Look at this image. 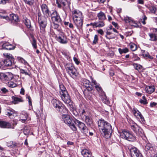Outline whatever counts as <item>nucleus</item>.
<instances>
[{
    "label": "nucleus",
    "instance_id": "a19ab883",
    "mask_svg": "<svg viewBox=\"0 0 157 157\" xmlns=\"http://www.w3.org/2000/svg\"><path fill=\"white\" fill-rule=\"evenodd\" d=\"M20 72L22 74H24L25 75L30 76V73L29 71H26L23 69H20Z\"/></svg>",
    "mask_w": 157,
    "mask_h": 157
},
{
    "label": "nucleus",
    "instance_id": "c756f323",
    "mask_svg": "<svg viewBox=\"0 0 157 157\" xmlns=\"http://www.w3.org/2000/svg\"><path fill=\"white\" fill-rule=\"evenodd\" d=\"M145 90L149 94H151L155 91V87L153 86H147L146 87Z\"/></svg>",
    "mask_w": 157,
    "mask_h": 157
},
{
    "label": "nucleus",
    "instance_id": "09e8293b",
    "mask_svg": "<svg viewBox=\"0 0 157 157\" xmlns=\"http://www.w3.org/2000/svg\"><path fill=\"white\" fill-rule=\"evenodd\" d=\"M98 41V37L97 35L94 36V39L92 43V44H97Z\"/></svg>",
    "mask_w": 157,
    "mask_h": 157
},
{
    "label": "nucleus",
    "instance_id": "393cba45",
    "mask_svg": "<svg viewBox=\"0 0 157 157\" xmlns=\"http://www.w3.org/2000/svg\"><path fill=\"white\" fill-rule=\"evenodd\" d=\"M57 40L62 44H66L67 42L66 36L64 35L59 36L57 38Z\"/></svg>",
    "mask_w": 157,
    "mask_h": 157
},
{
    "label": "nucleus",
    "instance_id": "9d476101",
    "mask_svg": "<svg viewBox=\"0 0 157 157\" xmlns=\"http://www.w3.org/2000/svg\"><path fill=\"white\" fill-rule=\"evenodd\" d=\"M74 123L75 124L78 125L82 132L85 135L86 134L88 130L86 127L83 123L77 119L75 120Z\"/></svg>",
    "mask_w": 157,
    "mask_h": 157
},
{
    "label": "nucleus",
    "instance_id": "bb28decb",
    "mask_svg": "<svg viewBox=\"0 0 157 157\" xmlns=\"http://www.w3.org/2000/svg\"><path fill=\"white\" fill-rule=\"evenodd\" d=\"M81 154L84 157H91L92 153L90 151L86 149H83L81 151Z\"/></svg>",
    "mask_w": 157,
    "mask_h": 157
},
{
    "label": "nucleus",
    "instance_id": "37998d69",
    "mask_svg": "<svg viewBox=\"0 0 157 157\" xmlns=\"http://www.w3.org/2000/svg\"><path fill=\"white\" fill-rule=\"evenodd\" d=\"M25 23L27 27L30 28L31 27L30 20L28 19H26L25 21Z\"/></svg>",
    "mask_w": 157,
    "mask_h": 157
},
{
    "label": "nucleus",
    "instance_id": "cd10ccee",
    "mask_svg": "<svg viewBox=\"0 0 157 157\" xmlns=\"http://www.w3.org/2000/svg\"><path fill=\"white\" fill-rule=\"evenodd\" d=\"M56 3L57 4L58 7L59 8H61L62 4L63 6L66 5V3H67V0H56Z\"/></svg>",
    "mask_w": 157,
    "mask_h": 157
},
{
    "label": "nucleus",
    "instance_id": "8fccbe9b",
    "mask_svg": "<svg viewBox=\"0 0 157 157\" xmlns=\"http://www.w3.org/2000/svg\"><path fill=\"white\" fill-rule=\"evenodd\" d=\"M32 44L34 48L36 49L37 48V46L36 44V41L34 38H33V42L32 43Z\"/></svg>",
    "mask_w": 157,
    "mask_h": 157
},
{
    "label": "nucleus",
    "instance_id": "4c0bfd02",
    "mask_svg": "<svg viewBox=\"0 0 157 157\" xmlns=\"http://www.w3.org/2000/svg\"><path fill=\"white\" fill-rule=\"evenodd\" d=\"M129 46L131 49L133 51H135L137 49V45L134 43H130Z\"/></svg>",
    "mask_w": 157,
    "mask_h": 157
},
{
    "label": "nucleus",
    "instance_id": "dca6fc26",
    "mask_svg": "<svg viewBox=\"0 0 157 157\" xmlns=\"http://www.w3.org/2000/svg\"><path fill=\"white\" fill-rule=\"evenodd\" d=\"M52 103L57 110H59L61 107L63 105L62 103L59 100L55 99L52 100Z\"/></svg>",
    "mask_w": 157,
    "mask_h": 157
},
{
    "label": "nucleus",
    "instance_id": "bf43d9fd",
    "mask_svg": "<svg viewBox=\"0 0 157 157\" xmlns=\"http://www.w3.org/2000/svg\"><path fill=\"white\" fill-rule=\"evenodd\" d=\"M97 32L98 33L100 34L101 35H103L104 34V32L102 29H101L97 30Z\"/></svg>",
    "mask_w": 157,
    "mask_h": 157
},
{
    "label": "nucleus",
    "instance_id": "052dcab7",
    "mask_svg": "<svg viewBox=\"0 0 157 157\" xmlns=\"http://www.w3.org/2000/svg\"><path fill=\"white\" fill-rule=\"evenodd\" d=\"M157 104V103L155 102H151L150 103V106L151 107H153L155 106Z\"/></svg>",
    "mask_w": 157,
    "mask_h": 157
},
{
    "label": "nucleus",
    "instance_id": "2eb2a0df",
    "mask_svg": "<svg viewBox=\"0 0 157 157\" xmlns=\"http://www.w3.org/2000/svg\"><path fill=\"white\" fill-rule=\"evenodd\" d=\"M91 79L92 82L95 85V87L98 92L99 95H104L105 93L103 91L101 87L100 86L99 84L95 80H94L92 78Z\"/></svg>",
    "mask_w": 157,
    "mask_h": 157
},
{
    "label": "nucleus",
    "instance_id": "39448f33",
    "mask_svg": "<svg viewBox=\"0 0 157 157\" xmlns=\"http://www.w3.org/2000/svg\"><path fill=\"white\" fill-rule=\"evenodd\" d=\"M62 120L67 124L69 126L70 128L74 131H76L77 128L75 124L74 121H72L70 116L68 114L62 115Z\"/></svg>",
    "mask_w": 157,
    "mask_h": 157
},
{
    "label": "nucleus",
    "instance_id": "69168bd1",
    "mask_svg": "<svg viewBox=\"0 0 157 157\" xmlns=\"http://www.w3.org/2000/svg\"><path fill=\"white\" fill-rule=\"evenodd\" d=\"M105 1V0H98V2L99 3H103Z\"/></svg>",
    "mask_w": 157,
    "mask_h": 157
},
{
    "label": "nucleus",
    "instance_id": "9b49d317",
    "mask_svg": "<svg viewBox=\"0 0 157 157\" xmlns=\"http://www.w3.org/2000/svg\"><path fill=\"white\" fill-rule=\"evenodd\" d=\"M13 77V74L10 72H7L6 73H0V79L3 81H9Z\"/></svg>",
    "mask_w": 157,
    "mask_h": 157
},
{
    "label": "nucleus",
    "instance_id": "423d86ee",
    "mask_svg": "<svg viewBox=\"0 0 157 157\" xmlns=\"http://www.w3.org/2000/svg\"><path fill=\"white\" fill-rule=\"evenodd\" d=\"M129 123L131 129L137 136L143 137L145 136L143 130L136 124L132 121Z\"/></svg>",
    "mask_w": 157,
    "mask_h": 157
},
{
    "label": "nucleus",
    "instance_id": "6e6552de",
    "mask_svg": "<svg viewBox=\"0 0 157 157\" xmlns=\"http://www.w3.org/2000/svg\"><path fill=\"white\" fill-rule=\"evenodd\" d=\"M4 56L6 59L3 61V65L7 67L11 66L13 63L14 59L12 55L8 53L5 52L3 53Z\"/></svg>",
    "mask_w": 157,
    "mask_h": 157
},
{
    "label": "nucleus",
    "instance_id": "774afa93",
    "mask_svg": "<svg viewBox=\"0 0 157 157\" xmlns=\"http://www.w3.org/2000/svg\"><path fill=\"white\" fill-rule=\"evenodd\" d=\"M138 2L139 4H144V1L143 0H138Z\"/></svg>",
    "mask_w": 157,
    "mask_h": 157
},
{
    "label": "nucleus",
    "instance_id": "473e14b6",
    "mask_svg": "<svg viewBox=\"0 0 157 157\" xmlns=\"http://www.w3.org/2000/svg\"><path fill=\"white\" fill-rule=\"evenodd\" d=\"M83 118L85 120V121L87 123L90 124L91 122V118L87 114L83 116Z\"/></svg>",
    "mask_w": 157,
    "mask_h": 157
},
{
    "label": "nucleus",
    "instance_id": "e433bc0d",
    "mask_svg": "<svg viewBox=\"0 0 157 157\" xmlns=\"http://www.w3.org/2000/svg\"><path fill=\"white\" fill-rule=\"evenodd\" d=\"M149 35L150 37V40L151 41H155L157 40V36L154 34L149 33Z\"/></svg>",
    "mask_w": 157,
    "mask_h": 157
},
{
    "label": "nucleus",
    "instance_id": "4468645a",
    "mask_svg": "<svg viewBox=\"0 0 157 157\" xmlns=\"http://www.w3.org/2000/svg\"><path fill=\"white\" fill-rule=\"evenodd\" d=\"M132 113L136 117L140 120L141 123H144V120L143 117L141 113L136 109L133 108L132 110Z\"/></svg>",
    "mask_w": 157,
    "mask_h": 157
},
{
    "label": "nucleus",
    "instance_id": "2f4dec72",
    "mask_svg": "<svg viewBox=\"0 0 157 157\" xmlns=\"http://www.w3.org/2000/svg\"><path fill=\"white\" fill-rule=\"evenodd\" d=\"M148 9L151 13L155 14L157 15V7L154 6H151L149 7Z\"/></svg>",
    "mask_w": 157,
    "mask_h": 157
},
{
    "label": "nucleus",
    "instance_id": "603ef678",
    "mask_svg": "<svg viewBox=\"0 0 157 157\" xmlns=\"http://www.w3.org/2000/svg\"><path fill=\"white\" fill-rule=\"evenodd\" d=\"M10 0H0V4L4 5L7 3L9 2Z\"/></svg>",
    "mask_w": 157,
    "mask_h": 157
},
{
    "label": "nucleus",
    "instance_id": "7ed1b4c3",
    "mask_svg": "<svg viewBox=\"0 0 157 157\" xmlns=\"http://www.w3.org/2000/svg\"><path fill=\"white\" fill-rule=\"evenodd\" d=\"M73 21L78 29H82L83 19L82 13L78 10H74L72 11Z\"/></svg>",
    "mask_w": 157,
    "mask_h": 157
},
{
    "label": "nucleus",
    "instance_id": "c85d7f7f",
    "mask_svg": "<svg viewBox=\"0 0 157 157\" xmlns=\"http://www.w3.org/2000/svg\"><path fill=\"white\" fill-rule=\"evenodd\" d=\"M94 25L95 27L101 28L105 25V23L103 21H101L94 22Z\"/></svg>",
    "mask_w": 157,
    "mask_h": 157
},
{
    "label": "nucleus",
    "instance_id": "de8ad7c7",
    "mask_svg": "<svg viewBox=\"0 0 157 157\" xmlns=\"http://www.w3.org/2000/svg\"><path fill=\"white\" fill-rule=\"evenodd\" d=\"M151 147L152 145L150 143H148L146 144L145 146L144 149L146 151H148L150 150Z\"/></svg>",
    "mask_w": 157,
    "mask_h": 157
},
{
    "label": "nucleus",
    "instance_id": "72a5a7b5",
    "mask_svg": "<svg viewBox=\"0 0 157 157\" xmlns=\"http://www.w3.org/2000/svg\"><path fill=\"white\" fill-rule=\"evenodd\" d=\"M17 59L19 62L24 64L25 65H29L28 63L22 58L21 57H18Z\"/></svg>",
    "mask_w": 157,
    "mask_h": 157
},
{
    "label": "nucleus",
    "instance_id": "864d4df0",
    "mask_svg": "<svg viewBox=\"0 0 157 157\" xmlns=\"http://www.w3.org/2000/svg\"><path fill=\"white\" fill-rule=\"evenodd\" d=\"M147 19V17L145 15H144L142 19H141V22L143 25H145L146 24L145 21Z\"/></svg>",
    "mask_w": 157,
    "mask_h": 157
},
{
    "label": "nucleus",
    "instance_id": "f257e3e1",
    "mask_svg": "<svg viewBox=\"0 0 157 157\" xmlns=\"http://www.w3.org/2000/svg\"><path fill=\"white\" fill-rule=\"evenodd\" d=\"M98 124L99 130L102 136L106 138H109L113 132L110 124L102 119H99Z\"/></svg>",
    "mask_w": 157,
    "mask_h": 157
},
{
    "label": "nucleus",
    "instance_id": "6e6d98bb",
    "mask_svg": "<svg viewBox=\"0 0 157 157\" xmlns=\"http://www.w3.org/2000/svg\"><path fill=\"white\" fill-rule=\"evenodd\" d=\"M26 98L28 99L29 101V105H32V102L31 100V98L29 96H27Z\"/></svg>",
    "mask_w": 157,
    "mask_h": 157
},
{
    "label": "nucleus",
    "instance_id": "6ab92c4d",
    "mask_svg": "<svg viewBox=\"0 0 157 157\" xmlns=\"http://www.w3.org/2000/svg\"><path fill=\"white\" fill-rule=\"evenodd\" d=\"M0 127L3 128H14V127H12L11 124L5 121H0Z\"/></svg>",
    "mask_w": 157,
    "mask_h": 157
},
{
    "label": "nucleus",
    "instance_id": "f03ea898",
    "mask_svg": "<svg viewBox=\"0 0 157 157\" xmlns=\"http://www.w3.org/2000/svg\"><path fill=\"white\" fill-rule=\"evenodd\" d=\"M59 93L61 98L62 100L66 103L67 104L68 106L70 107L71 110H72L74 114L76 116L77 113L76 114L74 112H75L74 105L72 104L65 86L62 84L59 85Z\"/></svg>",
    "mask_w": 157,
    "mask_h": 157
},
{
    "label": "nucleus",
    "instance_id": "ea45409f",
    "mask_svg": "<svg viewBox=\"0 0 157 157\" xmlns=\"http://www.w3.org/2000/svg\"><path fill=\"white\" fill-rule=\"evenodd\" d=\"M100 96L102 97L101 99L103 102L105 104H107L108 103L109 101L107 100L106 96L105 93H104V95H101Z\"/></svg>",
    "mask_w": 157,
    "mask_h": 157
},
{
    "label": "nucleus",
    "instance_id": "c9c22d12",
    "mask_svg": "<svg viewBox=\"0 0 157 157\" xmlns=\"http://www.w3.org/2000/svg\"><path fill=\"white\" fill-rule=\"evenodd\" d=\"M133 65L136 70L139 71H141L142 70V67L140 65L134 63L133 64Z\"/></svg>",
    "mask_w": 157,
    "mask_h": 157
},
{
    "label": "nucleus",
    "instance_id": "3c124183",
    "mask_svg": "<svg viewBox=\"0 0 157 157\" xmlns=\"http://www.w3.org/2000/svg\"><path fill=\"white\" fill-rule=\"evenodd\" d=\"M73 60L76 64L77 65L79 64L80 63V62L79 61V59L75 57H73Z\"/></svg>",
    "mask_w": 157,
    "mask_h": 157
},
{
    "label": "nucleus",
    "instance_id": "13d9d810",
    "mask_svg": "<svg viewBox=\"0 0 157 157\" xmlns=\"http://www.w3.org/2000/svg\"><path fill=\"white\" fill-rule=\"evenodd\" d=\"M53 28L55 29H57L59 27V25L57 24H56L54 23H53Z\"/></svg>",
    "mask_w": 157,
    "mask_h": 157
},
{
    "label": "nucleus",
    "instance_id": "a18cd8bd",
    "mask_svg": "<svg viewBox=\"0 0 157 157\" xmlns=\"http://www.w3.org/2000/svg\"><path fill=\"white\" fill-rule=\"evenodd\" d=\"M25 2L30 6L32 5L34 3V0H23Z\"/></svg>",
    "mask_w": 157,
    "mask_h": 157
},
{
    "label": "nucleus",
    "instance_id": "0eeeda50",
    "mask_svg": "<svg viewBox=\"0 0 157 157\" xmlns=\"http://www.w3.org/2000/svg\"><path fill=\"white\" fill-rule=\"evenodd\" d=\"M67 71L73 78H75L78 74L77 70L71 63L66 64L65 66Z\"/></svg>",
    "mask_w": 157,
    "mask_h": 157
},
{
    "label": "nucleus",
    "instance_id": "412c9836",
    "mask_svg": "<svg viewBox=\"0 0 157 157\" xmlns=\"http://www.w3.org/2000/svg\"><path fill=\"white\" fill-rule=\"evenodd\" d=\"M83 84L88 91H91L93 90V87L90 84V82L89 80L87 79L84 80L83 81Z\"/></svg>",
    "mask_w": 157,
    "mask_h": 157
},
{
    "label": "nucleus",
    "instance_id": "7c9ffc66",
    "mask_svg": "<svg viewBox=\"0 0 157 157\" xmlns=\"http://www.w3.org/2000/svg\"><path fill=\"white\" fill-rule=\"evenodd\" d=\"M57 111H59V112L61 113L62 115H63L64 114H67L68 110L63 105L61 107L59 110H58Z\"/></svg>",
    "mask_w": 157,
    "mask_h": 157
},
{
    "label": "nucleus",
    "instance_id": "b1692460",
    "mask_svg": "<svg viewBox=\"0 0 157 157\" xmlns=\"http://www.w3.org/2000/svg\"><path fill=\"white\" fill-rule=\"evenodd\" d=\"M2 48L3 49L8 50H13L15 48V47L10 44L9 43L6 42L3 44Z\"/></svg>",
    "mask_w": 157,
    "mask_h": 157
},
{
    "label": "nucleus",
    "instance_id": "338daca9",
    "mask_svg": "<svg viewBox=\"0 0 157 157\" xmlns=\"http://www.w3.org/2000/svg\"><path fill=\"white\" fill-rule=\"evenodd\" d=\"M25 90L23 88H21V90L20 93L22 94H24Z\"/></svg>",
    "mask_w": 157,
    "mask_h": 157
},
{
    "label": "nucleus",
    "instance_id": "f704fd0d",
    "mask_svg": "<svg viewBox=\"0 0 157 157\" xmlns=\"http://www.w3.org/2000/svg\"><path fill=\"white\" fill-rule=\"evenodd\" d=\"M118 51L120 54H122L123 53H126L129 51L128 49L127 48H125L123 49H121L119 48L118 49Z\"/></svg>",
    "mask_w": 157,
    "mask_h": 157
},
{
    "label": "nucleus",
    "instance_id": "f8f14e48",
    "mask_svg": "<svg viewBox=\"0 0 157 157\" xmlns=\"http://www.w3.org/2000/svg\"><path fill=\"white\" fill-rule=\"evenodd\" d=\"M130 151L132 157H143L139 150L134 147L130 148Z\"/></svg>",
    "mask_w": 157,
    "mask_h": 157
},
{
    "label": "nucleus",
    "instance_id": "58836bf2",
    "mask_svg": "<svg viewBox=\"0 0 157 157\" xmlns=\"http://www.w3.org/2000/svg\"><path fill=\"white\" fill-rule=\"evenodd\" d=\"M12 98L13 100V103L14 104H17L18 102L21 101V99L19 98L13 96L12 97Z\"/></svg>",
    "mask_w": 157,
    "mask_h": 157
},
{
    "label": "nucleus",
    "instance_id": "20e7f679",
    "mask_svg": "<svg viewBox=\"0 0 157 157\" xmlns=\"http://www.w3.org/2000/svg\"><path fill=\"white\" fill-rule=\"evenodd\" d=\"M38 22L40 27V35H43L46 32L45 28L47 24V19L44 16H39Z\"/></svg>",
    "mask_w": 157,
    "mask_h": 157
},
{
    "label": "nucleus",
    "instance_id": "ddd939ff",
    "mask_svg": "<svg viewBox=\"0 0 157 157\" xmlns=\"http://www.w3.org/2000/svg\"><path fill=\"white\" fill-rule=\"evenodd\" d=\"M2 17L6 20L9 19L12 22H17L19 21L18 17L16 14L12 13L10 14L9 17L7 15L2 16Z\"/></svg>",
    "mask_w": 157,
    "mask_h": 157
},
{
    "label": "nucleus",
    "instance_id": "aec40b11",
    "mask_svg": "<svg viewBox=\"0 0 157 157\" xmlns=\"http://www.w3.org/2000/svg\"><path fill=\"white\" fill-rule=\"evenodd\" d=\"M28 115L27 113L25 112H23L20 114V119L23 123H25L26 120H29L30 118L28 117Z\"/></svg>",
    "mask_w": 157,
    "mask_h": 157
},
{
    "label": "nucleus",
    "instance_id": "0e129e2a",
    "mask_svg": "<svg viewBox=\"0 0 157 157\" xmlns=\"http://www.w3.org/2000/svg\"><path fill=\"white\" fill-rule=\"evenodd\" d=\"M67 144L70 145H73L74 144V143L72 142L68 141L67 142Z\"/></svg>",
    "mask_w": 157,
    "mask_h": 157
},
{
    "label": "nucleus",
    "instance_id": "5701e85b",
    "mask_svg": "<svg viewBox=\"0 0 157 157\" xmlns=\"http://www.w3.org/2000/svg\"><path fill=\"white\" fill-rule=\"evenodd\" d=\"M5 112L6 115L9 117L10 118H13L16 115V114L14 113L13 110L6 109L5 110Z\"/></svg>",
    "mask_w": 157,
    "mask_h": 157
},
{
    "label": "nucleus",
    "instance_id": "4d7b16f0",
    "mask_svg": "<svg viewBox=\"0 0 157 157\" xmlns=\"http://www.w3.org/2000/svg\"><path fill=\"white\" fill-rule=\"evenodd\" d=\"M80 112L82 116V117L85 116V115L86 114V113L84 109H82L81 110Z\"/></svg>",
    "mask_w": 157,
    "mask_h": 157
},
{
    "label": "nucleus",
    "instance_id": "a211bd4d",
    "mask_svg": "<svg viewBox=\"0 0 157 157\" xmlns=\"http://www.w3.org/2000/svg\"><path fill=\"white\" fill-rule=\"evenodd\" d=\"M124 20L126 23H129L131 26L134 27H136L137 26L135 21L133 20L131 17L128 16L125 17Z\"/></svg>",
    "mask_w": 157,
    "mask_h": 157
},
{
    "label": "nucleus",
    "instance_id": "680f3d73",
    "mask_svg": "<svg viewBox=\"0 0 157 157\" xmlns=\"http://www.w3.org/2000/svg\"><path fill=\"white\" fill-rule=\"evenodd\" d=\"M17 121L16 120H13L12 125V127H14V126L17 125Z\"/></svg>",
    "mask_w": 157,
    "mask_h": 157
},
{
    "label": "nucleus",
    "instance_id": "f3484780",
    "mask_svg": "<svg viewBox=\"0 0 157 157\" xmlns=\"http://www.w3.org/2000/svg\"><path fill=\"white\" fill-rule=\"evenodd\" d=\"M51 18L53 21H55L58 22H60L61 21V19L60 16L57 12L55 11L51 15Z\"/></svg>",
    "mask_w": 157,
    "mask_h": 157
},
{
    "label": "nucleus",
    "instance_id": "49530a36",
    "mask_svg": "<svg viewBox=\"0 0 157 157\" xmlns=\"http://www.w3.org/2000/svg\"><path fill=\"white\" fill-rule=\"evenodd\" d=\"M8 86L11 87H14L17 86V84L11 81H10L8 82Z\"/></svg>",
    "mask_w": 157,
    "mask_h": 157
},
{
    "label": "nucleus",
    "instance_id": "4be33fe9",
    "mask_svg": "<svg viewBox=\"0 0 157 157\" xmlns=\"http://www.w3.org/2000/svg\"><path fill=\"white\" fill-rule=\"evenodd\" d=\"M41 8L43 13L44 15H49V10L48 6L45 4H43L41 6Z\"/></svg>",
    "mask_w": 157,
    "mask_h": 157
},
{
    "label": "nucleus",
    "instance_id": "c03bdc74",
    "mask_svg": "<svg viewBox=\"0 0 157 157\" xmlns=\"http://www.w3.org/2000/svg\"><path fill=\"white\" fill-rule=\"evenodd\" d=\"M139 101L140 103H143L144 104H146L147 103V100L146 99L145 97L144 96L142 97V99H140Z\"/></svg>",
    "mask_w": 157,
    "mask_h": 157
},
{
    "label": "nucleus",
    "instance_id": "a878e982",
    "mask_svg": "<svg viewBox=\"0 0 157 157\" xmlns=\"http://www.w3.org/2000/svg\"><path fill=\"white\" fill-rule=\"evenodd\" d=\"M97 16L100 21H103L106 19L105 14L101 11L98 13Z\"/></svg>",
    "mask_w": 157,
    "mask_h": 157
},
{
    "label": "nucleus",
    "instance_id": "1a4fd4ad",
    "mask_svg": "<svg viewBox=\"0 0 157 157\" xmlns=\"http://www.w3.org/2000/svg\"><path fill=\"white\" fill-rule=\"evenodd\" d=\"M120 135L122 138H124L127 140L133 141L135 140V137L129 131H124L121 133Z\"/></svg>",
    "mask_w": 157,
    "mask_h": 157
},
{
    "label": "nucleus",
    "instance_id": "e2e57ef3",
    "mask_svg": "<svg viewBox=\"0 0 157 157\" xmlns=\"http://www.w3.org/2000/svg\"><path fill=\"white\" fill-rule=\"evenodd\" d=\"M1 90L4 93H6L8 91V90L5 88L1 89Z\"/></svg>",
    "mask_w": 157,
    "mask_h": 157
},
{
    "label": "nucleus",
    "instance_id": "79ce46f5",
    "mask_svg": "<svg viewBox=\"0 0 157 157\" xmlns=\"http://www.w3.org/2000/svg\"><path fill=\"white\" fill-rule=\"evenodd\" d=\"M64 24L65 25L66 27L68 26L69 28L73 29L74 28V26L71 23H70L69 22L65 21L64 22Z\"/></svg>",
    "mask_w": 157,
    "mask_h": 157
},
{
    "label": "nucleus",
    "instance_id": "5fc2aeb1",
    "mask_svg": "<svg viewBox=\"0 0 157 157\" xmlns=\"http://www.w3.org/2000/svg\"><path fill=\"white\" fill-rule=\"evenodd\" d=\"M117 36V35L115 34L113 35V33H112V35L109 37H108L107 36V35L105 36L107 39H112L116 37V36Z\"/></svg>",
    "mask_w": 157,
    "mask_h": 157
}]
</instances>
